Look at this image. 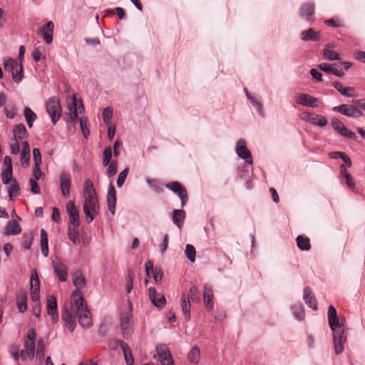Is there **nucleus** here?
Returning a JSON list of instances; mask_svg holds the SVG:
<instances>
[{
	"instance_id": "1",
	"label": "nucleus",
	"mask_w": 365,
	"mask_h": 365,
	"mask_svg": "<svg viewBox=\"0 0 365 365\" xmlns=\"http://www.w3.org/2000/svg\"><path fill=\"white\" fill-rule=\"evenodd\" d=\"M73 310L76 312L79 324L84 329L92 326V319L83 294L79 289H76L71 294Z\"/></svg>"
},
{
	"instance_id": "2",
	"label": "nucleus",
	"mask_w": 365,
	"mask_h": 365,
	"mask_svg": "<svg viewBox=\"0 0 365 365\" xmlns=\"http://www.w3.org/2000/svg\"><path fill=\"white\" fill-rule=\"evenodd\" d=\"M333 332V343L334 352L336 355L341 354L344 349V344L346 341V320L344 317H339L333 323L329 324Z\"/></svg>"
},
{
	"instance_id": "3",
	"label": "nucleus",
	"mask_w": 365,
	"mask_h": 365,
	"mask_svg": "<svg viewBox=\"0 0 365 365\" xmlns=\"http://www.w3.org/2000/svg\"><path fill=\"white\" fill-rule=\"evenodd\" d=\"M133 317L132 304L128 301V308L122 312L120 315V327L122 336L124 339H128L133 334Z\"/></svg>"
},
{
	"instance_id": "4",
	"label": "nucleus",
	"mask_w": 365,
	"mask_h": 365,
	"mask_svg": "<svg viewBox=\"0 0 365 365\" xmlns=\"http://www.w3.org/2000/svg\"><path fill=\"white\" fill-rule=\"evenodd\" d=\"M83 210L86 217L89 218L88 222H92L94 219V215L99 213V202L97 195L84 197Z\"/></svg>"
},
{
	"instance_id": "5",
	"label": "nucleus",
	"mask_w": 365,
	"mask_h": 365,
	"mask_svg": "<svg viewBox=\"0 0 365 365\" xmlns=\"http://www.w3.org/2000/svg\"><path fill=\"white\" fill-rule=\"evenodd\" d=\"M4 67L6 71L11 73L14 81L19 83L24 76L23 66L21 62H18L13 58H9L4 61Z\"/></svg>"
},
{
	"instance_id": "6",
	"label": "nucleus",
	"mask_w": 365,
	"mask_h": 365,
	"mask_svg": "<svg viewBox=\"0 0 365 365\" xmlns=\"http://www.w3.org/2000/svg\"><path fill=\"white\" fill-rule=\"evenodd\" d=\"M46 110L52 123L56 125L61 116V106L58 98L56 96L50 98L46 103Z\"/></svg>"
},
{
	"instance_id": "7",
	"label": "nucleus",
	"mask_w": 365,
	"mask_h": 365,
	"mask_svg": "<svg viewBox=\"0 0 365 365\" xmlns=\"http://www.w3.org/2000/svg\"><path fill=\"white\" fill-rule=\"evenodd\" d=\"M235 152L237 155L245 160L249 165L253 164L252 153L247 146V141L244 138H240L235 147Z\"/></svg>"
},
{
	"instance_id": "8",
	"label": "nucleus",
	"mask_w": 365,
	"mask_h": 365,
	"mask_svg": "<svg viewBox=\"0 0 365 365\" xmlns=\"http://www.w3.org/2000/svg\"><path fill=\"white\" fill-rule=\"evenodd\" d=\"M156 354L153 355V358L160 361L162 365H173V360L168 347L164 344L156 346Z\"/></svg>"
},
{
	"instance_id": "9",
	"label": "nucleus",
	"mask_w": 365,
	"mask_h": 365,
	"mask_svg": "<svg viewBox=\"0 0 365 365\" xmlns=\"http://www.w3.org/2000/svg\"><path fill=\"white\" fill-rule=\"evenodd\" d=\"M165 187L171 190L179 197L181 202V207H183L187 200L188 196L186 189L178 181H173L165 185Z\"/></svg>"
},
{
	"instance_id": "10",
	"label": "nucleus",
	"mask_w": 365,
	"mask_h": 365,
	"mask_svg": "<svg viewBox=\"0 0 365 365\" xmlns=\"http://www.w3.org/2000/svg\"><path fill=\"white\" fill-rule=\"evenodd\" d=\"M331 126L335 132L344 138L351 140L356 138L355 133L349 130L341 120L336 118L331 119Z\"/></svg>"
},
{
	"instance_id": "11",
	"label": "nucleus",
	"mask_w": 365,
	"mask_h": 365,
	"mask_svg": "<svg viewBox=\"0 0 365 365\" xmlns=\"http://www.w3.org/2000/svg\"><path fill=\"white\" fill-rule=\"evenodd\" d=\"M295 102L297 104L310 108H317L320 104V100L304 93H299L295 96Z\"/></svg>"
},
{
	"instance_id": "12",
	"label": "nucleus",
	"mask_w": 365,
	"mask_h": 365,
	"mask_svg": "<svg viewBox=\"0 0 365 365\" xmlns=\"http://www.w3.org/2000/svg\"><path fill=\"white\" fill-rule=\"evenodd\" d=\"M30 285H31V298L32 301L34 303L39 302L40 281H39L38 274H37V272L36 269H33L31 272Z\"/></svg>"
},
{
	"instance_id": "13",
	"label": "nucleus",
	"mask_w": 365,
	"mask_h": 365,
	"mask_svg": "<svg viewBox=\"0 0 365 365\" xmlns=\"http://www.w3.org/2000/svg\"><path fill=\"white\" fill-rule=\"evenodd\" d=\"M71 185V174L62 171L59 175V186L62 195L65 198L70 197V190Z\"/></svg>"
},
{
	"instance_id": "14",
	"label": "nucleus",
	"mask_w": 365,
	"mask_h": 365,
	"mask_svg": "<svg viewBox=\"0 0 365 365\" xmlns=\"http://www.w3.org/2000/svg\"><path fill=\"white\" fill-rule=\"evenodd\" d=\"M76 314L73 310V302L71 303V308L65 310L62 314V319L65 322V326L68 328L69 331L73 332L76 327Z\"/></svg>"
},
{
	"instance_id": "15",
	"label": "nucleus",
	"mask_w": 365,
	"mask_h": 365,
	"mask_svg": "<svg viewBox=\"0 0 365 365\" xmlns=\"http://www.w3.org/2000/svg\"><path fill=\"white\" fill-rule=\"evenodd\" d=\"M66 210L69 216L68 226H80L78 210L73 201H69L66 205Z\"/></svg>"
},
{
	"instance_id": "16",
	"label": "nucleus",
	"mask_w": 365,
	"mask_h": 365,
	"mask_svg": "<svg viewBox=\"0 0 365 365\" xmlns=\"http://www.w3.org/2000/svg\"><path fill=\"white\" fill-rule=\"evenodd\" d=\"M314 4L313 3H304L303 4L299 10L300 16L305 19L308 22H312L314 21L313 16L314 14Z\"/></svg>"
},
{
	"instance_id": "17",
	"label": "nucleus",
	"mask_w": 365,
	"mask_h": 365,
	"mask_svg": "<svg viewBox=\"0 0 365 365\" xmlns=\"http://www.w3.org/2000/svg\"><path fill=\"white\" fill-rule=\"evenodd\" d=\"M149 298L153 304L158 309H162L166 304L165 297L157 293L156 289L154 287H150L148 289Z\"/></svg>"
},
{
	"instance_id": "18",
	"label": "nucleus",
	"mask_w": 365,
	"mask_h": 365,
	"mask_svg": "<svg viewBox=\"0 0 365 365\" xmlns=\"http://www.w3.org/2000/svg\"><path fill=\"white\" fill-rule=\"evenodd\" d=\"M47 314L51 317L53 323H56L58 319V314L57 312V302L54 296L51 295L48 297L46 302Z\"/></svg>"
},
{
	"instance_id": "19",
	"label": "nucleus",
	"mask_w": 365,
	"mask_h": 365,
	"mask_svg": "<svg viewBox=\"0 0 365 365\" xmlns=\"http://www.w3.org/2000/svg\"><path fill=\"white\" fill-rule=\"evenodd\" d=\"M68 110L70 111V119L75 121L78 119V113H81L84 108L82 102H77L76 96H73L68 106Z\"/></svg>"
},
{
	"instance_id": "20",
	"label": "nucleus",
	"mask_w": 365,
	"mask_h": 365,
	"mask_svg": "<svg viewBox=\"0 0 365 365\" xmlns=\"http://www.w3.org/2000/svg\"><path fill=\"white\" fill-rule=\"evenodd\" d=\"M116 192L114 186L110 183L108 188L106 202L108 210L112 215H115L116 206Z\"/></svg>"
},
{
	"instance_id": "21",
	"label": "nucleus",
	"mask_w": 365,
	"mask_h": 365,
	"mask_svg": "<svg viewBox=\"0 0 365 365\" xmlns=\"http://www.w3.org/2000/svg\"><path fill=\"white\" fill-rule=\"evenodd\" d=\"M52 267L61 282H66L68 278V268L66 264L59 261H53Z\"/></svg>"
},
{
	"instance_id": "22",
	"label": "nucleus",
	"mask_w": 365,
	"mask_h": 365,
	"mask_svg": "<svg viewBox=\"0 0 365 365\" xmlns=\"http://www.w3.org/2000/svg\"><path fill=\"white\" fill-rule=\"evenodd\" d=\"M36 354V345L34 341H26L24 343V349L21 351L20 355L21 359H33Z\"/></svg>"
},
{
	"instance_id": "23",
	"label": "nucleus",
	"mask_w": 365,
	"mask_h": 365,
	"mask_svg": "<svg viewBox=\"0 0 365 365\" xmlns=\"http://www.w3.org/2000/svg\"><path fill=\"white\" fill-rule=\"evenodd\" d=\"M322 36L320 32L316 31L313 29H309L300 33V38L303 41H320Z\"/></svg>"
},
{
	"instance_id": "24",
	"label": "nucleus",
	"mask_w": 365,
	"mask_h": 365,
	"mask_svg": "<svg viewBox=\"0 0 365 365\" xmlns=\"http://www.w3.org/2000/svg\"><path fill=\"white\" fill-rule=\"evenodd\" d=\"M303 299L305 304L310 308L314 311L317 310V302L314 295L312 294L310 287H307L304 289Z\"/></svg>"
},
{
	"instance_id": "25",
	"label": "nucleus",
	"mask_w": 365,
	"mask_h": 365,
	"mask_svg": "<svg viewBox=\"0 0 365 365\" xmlns=\"http://www.w3.org/2000/svg\"><path fill=\"white\" fill-rule=\"evenodd\" d=\"M54 29V24L52 21H48L43 25L41 34L43 36L44 41L46 43L49 44L53 41V31Z\"/></svg>"
},
{
	"instance_id": "26",
	"label": "nucleus",
	"mask_w": 365,
	"mask_h": 365,
	"mask_svg": "<svg viewBox=\"0 0 365 365\" xmlns=\"http://www.w3.org/2000/svg\"><path fill=\"white\" fill-rule=\"evenodd\" d=\"M186 217L185 211L182 209H175L173 211L172 220L179 229L183 226L185 219Z\"/></svg>"
},
{
	"instance_id": "27",
	"label": "nucleus",
	"mask_w": 365,
	"mask_h": 365,
	"mask_svg": "<svg viewBox=\"0 0 365 365\" xmlns=\"http://www.w3.org/2000/svg\"><path fill=\"white\" fill-rule=\"evenodd\" d=\"M16 306L21 313L27 310V293L26 291L21 290L16 295Z\"/></svg>"
},
{
	"instance_id": "28",
	"label": "nucleus",
	"mask_w": 365,
	"mask_h": 365,
	"mask_svg": "<svg viewBox=\"0 0 365 365\" xmlns=\"http://www.w3.org/2000/svg\"><path fill=\"white\" fill-rule=\"evenodd\" d=\"M21 232L20 225L15 220H9L6 223L4 234L6 236L8 235H16Z\"/></svg>"
},
{
	"instance_id": "29",
	"label": "nucleus",
	"mask_w": 365,
	"mask_h": 365,
	"mask_svg": "<svg viewBox=\"0 0 365 365\" xmlns=\"http://www.w3.org/2000/svg\"><path fill=\"white\" fill-rule=\"evenodd\" d=\"M332 86L341 93V95L345 97L354 96L355 90L353 87H344L342 83L339 81H334L332 83Z\"/></svg>"
},
{
	"instance_id": "30",
	"label": "nucleus",
	"mask_w": 365,
	"mask_h": 365,
	"mask_svg": "<svg viewBox=\"0 0 365 365\" xmlns=\"http://www.w3.org/2000/svg\"><path fill=\"white\" fill-rule=\"evenodd\" d=\"M290 309L294 319L297 321H302L304 319V310L303 304L301 302H297L291 306Z\"/></svg>"
},
{
	"instance_id": "31",
	"label": "nucleus",
	"mask_w": 365,
	"mask_h": 365,
	"mask_svg": "<svg viewBox=\"0 0 365 365\" xmlns=\"http://www.w3.org/2000/svg\"><path fill=\"white\" fill-rule=\"evenodd\" d=\"M212 298H213V293H212V289L211 287H210L207 284H205L204 285L203 299H204V302H205V307L209 310L212 309L213 307Z\"/></svg>"
},
{
	"instance_id": "32",
	"label": "nucleus",
	"mask_w": 365,
	"mask_h": 365,
	"mask_svg": "<svg viewBox=\"0 0 365 365\" xmlns=\"http://www.w3.org/2000/svg\"><path fill=\"white\" fill-rule=\"evenodd\" d=\"M245 94L247 98L250 101L252 106L255 108L257 113L261 117H264V111L263 104L259 99L256 97L252 96L247 90H245Z\"/></svg>"
},
{
	"instance_id": "33",
	"label": "nucleus",
	"mask_w": 365,
	"mask_h": 365,
	"mask_svg": "<svg viewBox=\"0 0 365 365\" xmlns=\"http://www.w3.org/2000/svg\"><path fill=\"white\" fill-rule=\"evenodd\" d=\"M14 139L16 141L21 140L27 138L28 132L25 125L23 123L17 124L13 130Z\"/></svg>"
},
{
	"instance_id": "34",
	"label": "nucleus",
	"mask_w": 365,
	"mask_h": 365,
	"mask_svg": "<svg viewBox=\"0 0 365 365\" xmlns=\"http://www.w3.org/2000/svg\"><path fill=\"white\" fill-rule=\"evenodd\" d=\"M354 106L351 104H341L332 108L333 111L338 112L347 117H351Z\"/></svg>"
},
{
	"instance_id": "35",
	"label": "nucleus",
	"mask_w": 365,
	"mask_h": 365,
	"mask_svg": "<svg viewBox=\"0 0 365 365\" xmlns=\"http://www.w3.org/2000/svg\"><path fill=\"white\" fill-rule=\"evenodd\" d=\"M41 238V250L43 257H47L48 255V235L45 230L41 229L40 232Z\"/></svg>"
},
{
	"instance_id": "36",
	"label": "nucleus",
	"mask_w": 365,
	"mask_h": 365,
	"mask_svg": "<svg viewBox=\"0 0 365 365\" xmlns=\"http://www.w3.org/2000/svg\"><path fill=\"white\" fill-rule=\"evenodd\" d=\"M78 227L79 226L68 227V237L74 245H78L80 243Z\"/></svg>"
},
{
	"instance_id": "37",
	"label": "nucleus",
	"mask_w": 365,
	"mask_h": 365,
	"mask_svg": "<svg viewBox=\"0 0 365 365\" xmlns=\"http://www.w3.org/2000/svg\"><path fill=\"white\" fill-rule=\"evenodd\" d=\"M182 310L187 320L190 319V302L189 296L186 294L182 295Z\"/></svg>"
},
{
	"instance_id": "38",
	"label": "nucleus",
	"mask_w": 365,
	"mask_h": 365,
	"mask_svg": "<svg viewBox=\"0 0 365 365\" xmlns=\"http://www.w3.org/2000/svg\"><path fill=\"white\" fill-rule=\"evenodd\" d=\"M297 245L299 250L302 251H308L311 248L310 240L308 237L299 235L297 239Z\"/></svg>"
},
{
	"instance_id": "39",
	"label": "nucleus",
	"mask_w": 365,
	"mask_h": 365,
	"mask_svg": "<svg viewBox=\"0 0 365 365\" xmlns=\"http://www.w3.org/2000/svg\"><path fill=\"white\" fill-rule=\"evenodd\" d=\"M24 115L25 117L27 125L29 128L33 126L34 122L36 119V114L29 107L24 108Z\"/></svg>"
},
{
	"instance_id": "40",
	"label": "nucleus",
	"mask_w": 365,
	"mask_h": 365,
	"mask_svg": "<svg viewBox=\"0 0 365 365\" xmlns=\"http://www.w3.org/2000/svg\"><path fill=\"white\" fill-rule=\"evenodd\" d=\"M96 195L93 184L90 179H86L83 185V196H93Z\"/></svg>"
},
{
	"instance_id": "41",
	"label": "nucleus",
	"mask_w": 365,
	"mask_h": 365,
	"mask_svg": "<svg viewBox=\"0 0 365 365\" xmlns=\"http://www.w3.org/2000/svg\"><path fill=\"white\" fill-rule=\"evenodd\" d=\"M123 356L127 365H134V359L132 355V351L128 344H123Z\"/></svg>"
},
{
	"instance_id": "42",
	"label": "nucleus",
	"mask_w": 365,
	"mask_h": 365,
	"mask_svg": "<svg viewBox=\"0 0 365 365\" xmlns=\"http://www.w3.org/2000/svg\"><path fill=\"white\" fill-rule=\"evenodd\" d=\"M200 351L197 346H193L187 355L188 360L192 364H197L200 360Z\"/></svg>"
},
{
	"instance_id": "43",
	"label": "nucleus",
	"mask_w": 365,
	"mask_h": 365,
	"mask_svg": "<svg viewBox=\"0 0 365 365\" xmlns=\"http://www.w3.org/2000/svg\"><path fill=\"white\" fill-rule=\"evenodd\" d=\"M20 187L16 180H13L9 187V195L11 200L19 194Z\"/></svg>"
},
{
	"instance_id": "44",
	"label": "nucleus",
	"mask_w": 365,
	"mask_h": 365,
	"mask_svg": "<svg viewBox=\"0 0 365 365\" xmlns=\"http://www.w3.org/2000/svg\"><path fill=\"white\" fill-rule=\"evenodd\" d=\"M45 345L44 341L43 339H38L37 342V348H36V358H38L39 360H43L44 359L45 354Z\"/></svg>"
},
{
	"instance_id": "45",
	"label": "nucleus",
	"mask_w": 365,
	"mask_h": 365,
	"mask_svg": "<svg viewBox=\"0 0 365 365\" xmlns=\"http://www.w3.org/2000/svg\"><path fill=\"white\" fill-rule=\"evenodd\" d=\"M323 57L328 61H336L339 59V55L336 51L327 48L324 49Z\"/></svg>"
},
{
	"instance_id": "46",
	"label": "nucleus",
	"mask_w": 365,
	"mask_h": 365,
	"mask_svg": "<svg viewBox=\"0 0 365 365\" xmlns=\"http://www.w3.org/2000/svg\"><path fill=\"white\" fill-rule=\"evenodd\" d=\"M185 252L186 257L191 262H194L195 261L196 251L193 245L187 244L185 247Z\"/></svg>"
},
{
	"instance_id": "47",
	"label": "nucleus",
	"mask_w": 365,
	"mask_h": 365,
	"mask_svg": "<svg viewBox=\"0 0 365 365\" xmlns=\"http://www.w3.org/2000/svg\"><path fill=\"white\" fill-rule=\"evenodd\" d=\"M112 158V148L107 147L103 153L102 163L104 167L108 166Z\"/></svg>"
},
{
	"instance_id": "48",
	"label": "nucleus",
	"mask_w": 365,
	"mask_h": 365,
	"mask_svg": "<svg viewBox=\"0 0 365 365\" xmlns=\"http://www.w3.org/2000/svg\"><path fill=\"white\" fill-rule=\"evenodd\" d=\"M73 283L76 287H83L86 284L85 277L81 272H76L73 278Z\"/></svg>"
},
{
	"instance_id": "49",
	"label": "nucleus",
	"mask_w": 365,
	"mask_h": 365,
	"mask_svg": "<svg viewBox=\"0 0 365 365\" xmlns=\"http://www.w3.org/2000/svg\"><path fill=\"white\" fill-rule=\"evenodd\" d=\"M128 173H129V168H125L123 171H121L119 173L118 179H117V182H116L118 187H121L123 186V185L125 183V181L128 175Z\"/></svg>"
},
{
	"instance_id": "50",
	"label": "nucleus",
	"mask_w": 365,
	"mask_h": 365,
	"mask_svg": "<svg viewBox=\"0 0 365 365\" xmlns=\"http://www.w3.org/2000/svg\"><path fill=\"white\" fill-rule=\"evenodd\" d=\"M12 169H5L1 173L2 182L4 184H9L12 181Z\"/></svg>"
},
{
	"instance_id": "51",
	"label": "nucleus",
	"mask_w": 365,
	"mask_h": 365,
	"mask_svg": "<svg viewBox=\"0 0 365 365\" xmlns=\"http://www.w3.org/2000/svg\"><path fill=\"white\" fill-rule=\"evenodd\" d=\"M190 297L192 302H199L200 301V294L196 286L190 287Z\"/></svg>"
},
{
	"instance_id": "52",
	"label": "nucleus",
	"mask_w": 365,
	"mask_h": 365,
	"mask_svg": "<svg viewBox=\"0 0 365 365\" xmlns=\"http://www.w3.org/2000/svg\"><path fill=\"white\" fill-rule=\"evenodd\" d=\"M327 316H328V322L329 324H331L334 322V321L337 319L338 317H339L338 315H337V312H336V309L334 308V306L332 305H330L329 307H328V312H327Z\"/></svg>"
},
{
	"instance_id": "53",
	"label": "nucleus",
	"mask_w": 365,
	"mask_h": 365,
	"mask_svg": "<svg viewBox=\"0 0 365 365\" xmlns=\"http://www.w3.org/2000/svg\"><path fill=\"white\" fill-rule=\"evenodd\" d=\"M146 182L148 183L149 187L155 192H160L162 191V188L159 184V182L157 180L148 178L146 180Z\"/></svg>"
},
{
	"instance_id": "54",
	"label": "nucleus",
	"mask_w": 365,
	"mask_h": 365,
	"mask_svg": "<svg viewBox=\"0 0 365 365\" xmlns=\"http://www.w3.org/2000/svg\"><path fill=\"white\" fill-rule=\"evenodd\" d=\"M79 123L83 136L86 138H88L90 135V130L87 125V118H81Z\"/></svg>"
},
{
	"instance_id": "55",
	"label": "nucleus",
	"mask_w": 365,
	"mask_h": 365,
	"mask_svg": "<svg viewBox=\"0 0 365 365\" xmlns=\"http://www.w3.org/2000/svg\"><path fill=\"white\" fill-rule=\"evenodd\" d=\"M113 117V110L110 108L107 107L103 111V118L106 124L109 125Z\"/></svg>"
},
{
	"instance_id": "56",
	"label": "nucleus",
	"mask_w": 365,
	"mask_h": 365,
	"mask_svg": "<svg viewBox=\"0 0 365 365\" xmlns=\"http://www.w3.org/2000/svg\"><path fill=\"white\" fill-rule=\"evenodd\" d=\"M123 344H126L125 341L120 340V339H111L108 342L109 348L112 350H116L119 346L123 349Z\"/></svg>"
},
{
	"instance_id": "57",
	"label": "nucleus",
	"mask_w": 365,
	"mask_h": 365,
	"mask_svg": "<svg viewBox=\"0 0 365 365\" xmlns=\"http://www.w3.org/2000/svg\"><path fill=\"white\" fill-rule=\"evenodd\" d=\"M117 172V162L113 160L108 164V167L106 170V174L108 177H112L116 174Z\"/></svg>"
},
{
	"instance_id": "58",
	"label": "nucleus",
	"mask_w": 365,
	"mask_h": 365,
	"mask_svg": "<svg viewBox=\"0 0 365 365\" xmlns=\"http://www.w3.org/2000/svg\"><path fill=\"white\" fill-rule=\"evenodd\" d=\"M33 155H34V165L38 166L41 164V154L40 150L37 148L33 149Z\"/></svg>"
},
{
	"instance_id": "59",
	"label": "nucleus",
	"mask_w": 365,
	"mask_h": 365,
	"mask_svg": "<svg viewBox=\"0 0 365 365\" xmlns=\"http://www.w3.org/2000/svg\"><path fill=\"white\" fill-rule=\"evenodd\" d=\"M4 113L7 118L13 119L16 115L15 107L14 106H8L5 107Z\"/></svg>"
},
{
	"instance_id": "60",
	"label": "nucleus",
	"mask_w": 365,
	"mask_h": 365,
	"mask_svg": "<svg viewBox=\"0 0 365 365\" xmlns=\"http://www.w3.org/2000/svg\"><path fill=\"white\" fill-rule=\"evenodd\" d=\"M154 280L157 284H160L163 279V272L160 268H155V270L152 272Z\"/></svg>"
},
{
	"instance_id": "61",
	"label": "nucleus",
	"mask_w": 365,
	"mask_h": 365,
	"mask_svg": "<svg viewBox=\"0 0 365 365\" xmlns=\"http://www.w3.org/2000/svg\"><path fill=\"white\" fill-rule=\"evenodd\" d=\"M30 154L21 153L20 161L22 167L27 168L29 166Z\"/></svg>"
},
{
	"instance_id": "62",
	"label": "nucleus",
	"mask_w": 365,
	"mask_h": 365,
	"mask_svg": "<svg viewBox=\"0 0 365 365\" xmlns=\"http://www.w3.org/2000/svg\"><path fill=\"white\" fill-rule=\"evenodd\" d=\"M304 115L302 119L309 122V123L316 125V121H317V115H313L309 113H304Z\"/></svg>"
},
{
	"instance_id": "63",
	"label": "nucleus",
	"mask_w": 365,
	"mask_h": 365,
	"mask_svg": "<svg viewBox=\"0 0 365 365\" xmlns=\"http://www.w3.org/2000/svg\"><path fill=\"white\" fill-rule=\"evenodd\" d=\"M333 66H336V64H329L327 63H322L319 65L318 67L324 72L328 74H331Z\"/></svg>"
},
{
	"instance_id": "64",
	"label": "nucleus",
	"mask_w": 365,
	"mask_h": 365,
	"mask_svg": "<svg viewBox=\"0 0 365 365\" xmlns=\"http://www.w3.org/2000/svg\"><path fill=\"white\" fill-rule=\"evenodd\" d=\"M29 183H30V185H31V191L34 193V194H39L40 192H41V189L36 182V180H34V179H30L29 180Z\"/></svg>"
}]
</instances>
